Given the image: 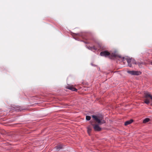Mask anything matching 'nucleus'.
I'll list each match as a JSON object with an SVG mask.
<instances>
[{"label":"nucleus","mask_w":152,"mask_h":152,"mask_svg":"<svg viewBox=\"0 0 152 152\" xmlns=\"http://www.w3.org/2000/svg\"><path fill=\"white\" fill-rule=\"evenodd\" d=\"M88 49L93 51H94V50H96L97 49L95 47H89L88 48Z\"/></svg>","instance_id":"nucleus-11"},{"label":"nucleus","mask_w":152,"mask_h":152,"mask_svg":"<svg viewBox=\"0 0 152 152\" xmlns=\"http://www.w3.org/2000/svg\"><path fill=\"white\" fill-rule=\"evenodd\" d=\"M143 63H140L139 62H137V64H138L140 68H141L142 67V65L143 64Z\"/></svg>","instance_id":"nucleus-13"},{"label":"nucleus","mask_w":152,"mask_h":152,"mask_svg":"<svg viewBox=\"0 0 152 152\" xmlns=\"http://www.w3.org/2000/svg\"><path fill=\"white\" fill-rule=\"evenodd\" d=\"M150 121V119L148 118H146L144 119L143 121V123H145L147 122H148Z\"/></svg>","instance_id":"nucleus-12"},{"label":"nucleus","mask_w":152,"mask_h":152,"mask_svg":"<svg viewBox=\"0 0 152 152\" xmlns=\"http://www.w3.org/2000/svg\"><path fill=\"white\" fill-rule=\"evenodd\" d=\"M66 88L73 91H77V90L76 88L73 87L72 86H68L66 87Z\"/></svg>","instance_id":"nucleus-7"},{"label":"nucleus","mask_w":152,"mask_h":152,"mask_svg":"<svg viewBox=\"0 0 152 152\" xmlns=\"http://www.w3.org/2000/svg\"><path fill=\"white\" fill-rule=\"evenodd\" d=\"M86 120L87 121L90 120L91 119V117L90 116L87 115L86 116Z\"/></svg>","instance_id":"nucleus-14"},{"label":"nucleus","mask_w":152,"mask_h":152,"mask_svg":"<svg viewBox=\"0 0 152 152\" xmlns=\"http://www.w3.org/2000/svg\"><path fill=\"white\" fill-rule=\"evenodd\" d=\"M133 122V120L132 119H131L129 121H126L124 124L125 126H127V125L131 124Z\"/></svg>","instance_id":"nucleus-9"},{"label":"nucleus","mask_w":152,"mask_h":152,"mask_svg":"<svg viewBox=\"0 0 152 152\" xmlns=\"http://www.w3.org/2000/svg\"><path fill=\"white\" fill-rule=\"evenodd\" d=\"M144 98L145 99L144 100V102L146 104H148L150 102V100L148 98H149L152 101V96L148 92H145L144 93Z\"/></svg>","instance_id":"nucleus-2"},{"label":"nucleus","mask_w":152,"mask_h":152,"mask_svg":"<svg viewBox=\"0 0 152 152\" xmlns=\"http://www.w3.org/2000/svg\"><path fill=\"white\" fill-rule=\"evenodd\" d=\"M87 128L88 132V134H89L92 130V127L91 126H88Z\"/></svg>","instance_id":"nucleus-10"},{"label":"nucleus","mask_w":152,"mask_h":152,"mask_svg":"<svg viewBox=\"0 0 152 152\" xmlns=\"http://www.w3.org/2000/svg\"><path fill=\"white\" fill-rule=\"evenodd\" d=\"M92 117L96 122L98 124H94L92 121H90L91 124L93 126L94 129L95 131H99L102 129L99 126V125H102L105 123V121L104 120L102 115H92Z\"/></svg>","instance_id":"nucleus-1"},{"label":"nucleus","mask_w":152,"mask_h":152,"mask_svg":"<svg viewBox=\"0 0 152 152\" xmlns=\"http://www.w3.org/2000/svg\"><path fill=\"white\" fill-rule=\"evenodd\" d=\"M110 54V53L107 51H102L100 53V55L101 56L106 57L108 56L109 57Z\"/></svg>","instance_id":"nucleus-5"},{"label":"nucleus","mask_w":152,"mask_h":152,"mask_svg":"<svg viewBox=\"0 0 152 152\" xmlns=\"http://www.w3.org/2000/svg\"><path fill=\"white\" fill-rule=\"evenodd\" d=\"M118 56L117 54L115 52H114L113 53H110V54L109 55V57L111 58H113L114 57H117Z\"/></svg>","instance_id":"nucleus-6"},{"label":"nucleus","mask_w":152,"mask_h":152,"mask_svg":"<svg viewBox=\"0 0 152 152\" xmlns=\"http://www.w3.org/2000/svg\"><path fill=\"white\" fill-rule=\"evenodd\" d=\"M126 61L127 62L128 65L130 67H132V64H137V62L135 61V60L132 58H127Z\"/></svg>","instance_id":"nucleus-3"},{"label":"nucleus","mask_w":152,"mask_h":152,"mask_svg":"<svg viewBox=\"0 0 152 152\" xmlns=\"http://www.w3.org/2000/svg\"><path fill=\"white\" fill-rule=\"evenodd\" d=\"M63 145L62 144H61L56 146L55 148L57 151H58L62 149L63 148Z\"/></svg>","instance_id":"nucleus-8"},{"label":"nucleus","mask_w":152,"mask_h":152,"mask_svg":"<svg viewBox=\"0 0 152 152\" xmlns=\"http://www.w3.org/2000/svg\"><path fill=\"white\" fill-rule=\"evenodd\" d=\"M21 110L19 109H17V111H21Z\"/></svg>","instance_id":"nucleus-15"},{"label":"nucleus","mask_w":152,"mask_h":152,"mask_svg":"<svg viewBox=\"0 0 152 152\" xmlns=\"http://www.w3.org/2000/svg\"><path fill=\"white\" fill-rule=\"evenodd\" d=\"M127 72L132 75H138L141 73V72L140 71H128Z\"/></svg>","instance_id":"nucleus-4"},{"label":"nucleus","mask_w":152,"mask_h":152,"mask_svg":"<svg viewBox=\"0 0 152 152\" xmlns=\"http://www.w3.org/2000/svg\"><path fill=\"white\" fill-rule=\"evenodd\" d=\"M151 64H152V62L151 63Z\"/></svg>","instance_id":"nucleus-16"}]
</instances>
